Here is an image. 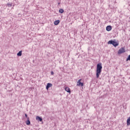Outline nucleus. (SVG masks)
Instances as JSON below:
<instances>
[{
    "label": "nucleus",
    "mask_w": 130,
    "mask_h": 130,
    "mask_svg": "<svg viewBox=\"0 0 130 130\" xmlns=\"http://www.w3.org/2000/svg\"><path fill=\"white\" fill-rule=\"evenodd\" d=\"M102 72V63H99L97 64L96 67V76L97 79L100 77V75H101V72Z\"/></svg>",
    "instance_id": "f257e3e1"
},
{
    "label": "nucleus",
    "mask_w": 130,
    "mask_h": 130,
    "mask_svg": "<svg viewBox=\"0 0 130 130\" xmlns=\"http://www.w3.org/2000/svg\"><path fill=\"white\" fill-rule=\"evenodd\" d=\"M108 44H112V45H113V46H114V47H116V46H118V45L119 44L117 42H115V41H113V40L109 41L108 42Z\"/></svg>",
    "instance_id": "f03ea898"
},
{
    "label": "nucleus",
    "mask_w": 130,
    "mask_h": 130,
    "mask_svg": "<svg viewBox=\"0 0 130 130\" xmlns=\"http://www.w3.org/2000/svg\"><path fill=\"white\" fill-rule=\"evenodd\" d=\"M124 52H125V49L121 48L118 51V54H121V53H124Z\"/></svg>",
    "instance_id": "7ed1b4c3"
},
{
    "label": "nucleus",
    "mask_w": 130,
    "mask_h": 130,
    "mask_svg": "<svg viewBox=\"0 0 130 130\" xmlns=\"http://www.w3.org/2000/svg\"><path fill=\"white\" fill-rule=\"evenodd\" d=\"M51 87H52V84L47 83L46 89H47V90H48V89H49V88H51Z\"/></svg>",
    "instance_id": "20e7f679"
},
{
    "label": "nucleus",
    "mask_w": 130,
    "mask_h": 130,
    "mask_svg": "<svg viewBox=\"0 0 130 130\" xmlns=\"http://www.w3.org/2000/svg\"><path fill=\"white\" fill-rule=\"evenodd\" d=\"M106 30L108 31H111V30H112V27H111L110 25H108L106 27Z\"/></svg>",
    "instance_id": "39448f33"
},
{
    "label": "nucleus",
    "mask_w": 130,
    "mask_h": 130,
    "mask_svg": "<svg viewBox=\"0 0 130 130\" xmlns=\"http://www.w3.org/2000/svg\"><path fill=\"white\" fill-rule=\"evenodd\" d=\"M65 90H66V92H67L68 93H71V89H70L69 87H65Z\"/></svg>",
    "instance_id": "423d86ee"
},
{
    "label": "nucleus",
    "mask_w": 130,
    "mask_h": 130,
    "mask_svg": "<svg viewBox=\"0 0 130 130\" xmlns=\"http://www.w3.org/2000/svg\"><path fill=\"white\" fill-rule=\"evenodd\" d=\"M27 119L28 120L25 122V123L27 125H30L31 122L29 120V117H27Z\"/></svg>",
    "instance_id": "0eeeda50"
},
{
    "label": "nucleus",
    "mask_w": 130,
    "mask_h": 130,
    "mask_svg": "<svg viewBox=\"0 0 130 130\" xmlns=\"http://www.w3.org/2000/svg\"><path fill=\"white\" fill-rule=\"evenodd\" d=\"M36 120H38L39 121H42V118L39 116L36 117Z\"/></svg>",
    "instance_id": "6e6552de"
},
{
    "label": "nucleus",
    "mask_w": 130,
    "mask_h": 130,
    "mask_svg": "<svg viewBox=\"0 0 130 130\" xmlns=\"http://www.w3.org/2000/svg\"><path fill=\"white\" fill-rule=\"evenodd\" d=\"M54 25H58V24H59V20H55L54 22Z\"/></svg>",
    "instance_id": "1a4fd4ad"
},
{
    "label": "nucleus",
    "mask_w": 130,
    "mask_h": 130,
    "mask_svg": "<svg viewBox=\"0 0 130 130\" xmlns=\"http://www.w3.org/2000/svg\"><path fill=\"white\" fill-rule=\"evenodd\" d=\"M127 125H130V117L127 119Z\"/></svg>",
    "instance_id": "9d476101"
},
{
    "label": "nucleus",
    "mask_w": 130,
    "mask_h": 130,
    "mask_svg": "<svg viewBox=\"0 0 130 130\" xmlns=\"http://www.w3.org/2000/svg\"><path fill=\"white\" fill-rule=\"evenodd\" d=\"M81 79H80L77 82V86H81Z\"/></svg>",
    "instance_id": "9b49d317"
},
{
    "label": "nucleus",
    "mask_w": 130,
    "mask_h": 130,
    "mask_svg": "<svg viewBox=\"0 0 130 130\" xmlns=\"http://www.w3.org/2000/svg\"><path fill=\"white\" fill-rule=\"evenodd\" d=\"M22 56V51H20L17 53V56Z\"/></svg>",
    "instance_id": "f8f14e48"
},
{
    "label": "nucleus",
    "mask_w": 130,
    "mask_h": 130,
    "mask_svg": "<svg viewBox=\"0 0 130 130\" xmlns=\"http://www.w3.org/2000/svg\"><path fill=\"white\" fill-rule=\"evenodd\" d=\"M64 12V11L62 9H60V10H59V13H60V14H62V13H63Z\"/></svg>",
    "instance_id": "ddd939ff"
},
{
    "label": "nucleus",
    "mask_w": 130,
    "mask_h": 130,
    "mask_svg": "<svg viewBox=\"0 0 130 130\" xmlns=\"http://www.w3.org/2000/svg\"><path fill=\"white\" fill-rule=\"evenodd\" d=\"M126 61L130 60V55H128V57L126 58Z\"/></svg>",
    "instance_id": "4468645a"
},
{
    "label": "nucleus",
    "mask_w": 130,
    "mask_h": 130,
    "mask_svg": "<svg viewBox=\"0 0 130 130\" xmlns=\"http://www.w3.org/2000/svg\"><path fill=\"white\" fill-rule=\"evenodd\" d=\"M7 6H8V7H9V8H10V7H12V4L8 3L7 4Z\"/></svg>",
    "instance_id": "2eb2a0df"
},
{
    "label": "nucleus",
    "mask_w": 130,
    "mask_h": 130,
    "mask_svg": "<svg viewBox=\"0 0 130 130\" xmlns=\"http://www.w3.org/2000/svg\"><path fill=\"white\" fill-rule=\"evenodd\" d=\"M80 86H81V87H83V86H84V83H81V84H80Z\"/></svg>",
    "instance_id": "dca6fc26"
},
{
    "label": "nucleus",
    "mask_w": 130,
    "mask_h": 130,
    "mask_svg": "<svg viewBox=\"0 0 130 130\" xmlns=\"http://www.w3.org/2000/svg\"><path fill=\"white\" fill-rule=\"evenodd\" d=\"M54 73L52 71V72H51V75H54Z\"/></svg>",
    "instance_id": "f3484780"
},
{
    "label": "nucleus",
    "mask_w": 130,
    "mask_h": 130,
    "mask_svg": "<svg viewBox=\"0 0 130 130\" xmlns=\"http://www.w3.org/2000/svg\"><path fill=\"white\" fill-rule=\"evenodd\" d=\"M25 117H28V116L27 115V114H25Z\"/></svg>",
    "instance_id": "a211bd4d"
},
{
    "label": "nucleus",
    "mask_w": 130,
    "mask_h": 130,
    "mask_svg": "<svg viewBox=\"0 0 130 130\" xmlns=\"http://www.w3.org/2000/svg\"><path fill=\"white\" fill-rule=\"evenodd\" d=\"M58 5H60V3H58Z\"/></svg>",
    "instance_id": "6ab92c4d"
}]
</instances>
